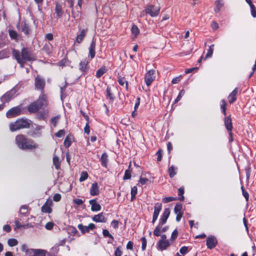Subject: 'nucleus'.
<instances>
[{
  "label": "nucleus",
  "mask_w": 256,
  "mask_h": 256,
  "mask_svg": "<svg viewBox=\"0 0 256 256\" xmlns=\"http://www.w3.org/2000/svg\"><path fill=\"white\" fill-rule=\"evenodd\" d=\"M184 194V187H180L178 190V196H180V197L179 198L180 200L183 201L184 200V196H183Z\"/></svg>",
  "instance_id": "79ce46f5"
},
{
  "label": "nucleus",
  "mask_w": 256,
  "mask_h": 256,
  "mask_svg": "<svg viewBox=\"0 0 256 256\" xmlns=\"http://www.w3.org/2000/svg\"><path fill=\"white\" fill-rule=\"evenodd\" d=\"M16 90L12 89L7 92L0 98V100L2 103H7L10 101L16 96Z\"/></svg>",
  "instance_id": "39448f33"
},
{
  "label": "nucleus",
  "mask_w": 256,
  "mask_h": 256,
  "mask_svg": "<svg viewBox=\"0 0 256 256\" xmlns=\"http://www.w3.org/2000/svg\"><path fill=\"white\" fill-rule=\"evenodd\" d=\"M54 226V224L52 222H47L45 226V228L48 230H51Z\"/></svg>",
  "instance_id": "13d9d810"
},
{
  "label": "nucleus",
  "mask_w": 256,
  "mask_h": 256,
  "mask_svg": "<svg viewBox=\"0 0 256 256\" xmlns=\"http://www.w3.org/2000/svg\"><path fill=\"white\" fill-rule=\"evenodd\" d=\"M157 245L158 249L162 251L166 250L170 246V242L168 240L164 241L159 240Z\"/></svg>",
  "instance_id": "a211bd4d"
},
{
  "label": "nucleus",
  "mask_w": 256,
  "mask_h": 256,
  "mask_svg": "<svg viewBox=\"0 0 256 256\" xmlns=\"http://www.w3.org/2000/svg\"><path fill=\"white\" fill-rule=\"evenodd\" d=\"M36 102L38 104L40 108H42L43 106H46L47 104L46 96L42 94Z\"/></svg>",
  "instance_id": "dca6fc26"
},
{
  "label": "nucleus",
  "mask_w": 256,
  "mask_h": 256,
  "mask_svg": "<svg viewBox=\"0 0 256 256\" xmlns=\"http://www.w3.org/2000/svg\"><path fill=\"white\" fill-rule=\"evenodd\" d=\"M89 204L91 205V210L93 212H98L101 210L100 205L97 202L96 199L90 200Z\"/></svg>",
  "instance_id": "2eb2a0df"
},
{
  "label": "nucleus",
  "mask_w": 256,
  "mask_h": 256,
  "mask_svg": "<svg viewBox=\"0 0 256 256\" xmlns=\"http://www.w3.org/2000/svg\"><path fill=\"white\" fill-rule=\"evenodd\" d=\"M226 103L224 100H222L220 102V108L222 112L224 115H226Z\"/></svg>",
  "instance_id": "ea45409f"
},
{
  "label": "nucleus",
  "mask_w": 256,
  "mask_h": 256,
  "mask_svg": "<svg viewBox=\"0 0 256 256\" xmlns=\"http://www.w3.org/2000/svg\"><path fill=\"white\" fill-rule=\"evenodd\" d=\"M95 48L96 42L94 40H92L89 48V54L90 56V59H92L95 56Z\"/></svg>",
  "instance_id": "a878e982"
},
{
  "label": "nucleus",
  "mask_w": 256,
  "mask_h": 256,
  "mask_svg": "<svg viewBox=\"0 0 256 256\" xmlns=\"http://www.w3.org/2000/svg\"><path fill=\"white\" fill-rule=\"evenodd\" d=\"M176 198L172 196L165 197L162 198V202L164 203H167L173 200H175Z\"/></svg>",
  "instance_id": "a18cd8bd"
},
{
  "label": "nucleus",
  "mask_w": 256,
  "mask_h": 256,
  "mask_svg": "<svg viewBox=\"0 0 256 256\" xmlns=\"http://www.w3.org/2000/svg\"><path fill=\"white\" fill-rule=\"evenodd\" d=\"M18 241L16 238H10L8 240V244L10 246H14L18 244Z\"/></svg>",
  "instance_id": "c9c22d12"
},
{
  "label": "nucleus",
  "mask_w": 256,
  "mask_h": 256,
  "mask_svg": "<svg viewBox=\"0 0 256 256\" xmlns=\"http://www.w3.org/2000/svg\"><path fill=\"white\" fill-rule=\"evenodd\" d=\"M111 225L114 228H117L118 226V222L116 220H113L111 222Z\"/></svg>",
  "instance_id": "680f3d73"
},
{
  "label": "nucleus",
  "mask_w": 256,
  "mask_h": 256,
  "mask_svg": "<svg viewBox=\"0 0 256 256\" xmlns=\"http://www.w3.org/2000/svg\"><path fill=\"white\" fill-rule=\"evenodd\" d=\"M224 126L228 131H232V120L230 116L225 117L224 120Z\"/></svg>",
  "instance_id": "aec40b11"
},
{
  "label": "nucleus",
  "mask_w": 256,
  "mask_h": 256,
  "mask_svg": "<svg viewBox=\"0 0 256 256\" xmlns=\"http://www.w3.org/2000/svg\"><path fill=\"white\" fill-rule=\"evenodd\" d=\"M142 248L143 250H146V240L144 237L142 238Z\"/></svg>",
  "instance_id": "6e6d98bb"
},
{
  "label": "nucleus",
  "mask_w": 256,
  "mask_h": 256,
  "mask_svg": "<svg viewBox=\"0 0 256 256\" xmlns=\"http://www.w3.org/2000/svg\"><path fill=\"white\" fill-rule=\"evenodd\" d=\"M31 122L28 119L20 118L10 124V129L12 132L16 131L22 128H28Z\"/></svg>",
  "instance_id": "7ed1b4c3"
},
{
  "label": "nucleus",
  "mask_w": 256,
  "mask_h": 256,
  "mask_svg": "<svg viewBox=\"0 0 256 256\" xmlns=\"http://www.w3.org/2000/svg\"><path fill=\"white\" fill-rule=\"evenodd\" d=\"M10 36L12 39L15 40H18V33H9Z\"/></svg>",
  "instance_id": "e2e57ef3"
},
{
  "label": "nucleus",
  "mask_w": 256,
  "mask_h": 256,
  "mask_svg": "<svg viewBox=\"0 0 256 256\" xmlns=\"http://www.w3.org/2000/svg\"><path fill=\"white\" fill-rule=\"evenodd\" d=\"M90 60L89 58H85L81 61L79 64V70L82 72L83 74H86L88 70V64Z\"/></svg>",
  "instance_id": "6e6552de"
},
{
  "label": "nucleus",
  "mask_w": 256,
  "mask_h": 256,
  "mask_svg": "<svg viewBox=\"0 0 256 256\" xmlns=\"http://www.w3.org/2000/svg\"><path fill=\"white\" fill-rule=\"evenodd\" d=\"M52 202H46L42 207V211L43 212L50 214L52 210L50 206Z\"/></svg>",
  "instance_id": "b1692460"
},
{
  "label": "nucleus",
  "mask_w": 256,
  "mask_h": 256,
  "mask_svg": "<svg viewBox=\"0 0 256 256\" xmlns=\"http://www.w3.org/2000/svg\"><path fill=\"white\" fill-rule=\"evenodd\" d=\"M92 220L96 222H106V219L102 212L94 215L92 217Z\"/></svg>",
  "instance_id": "f3484780"
},
{
  "label": "nucleus",
  "mask_w": 256,
  "mask_h": 256,
  "mask_svg": "<svg viewBox=\"0 0 256 256\" xmlns=\"http://www.w3.org/2000/svg\"><path fill=\"white\" fill-rule=\"evenodd\" d=\"M12 55L17 62L22 65V66H23L22 64L25 61H30L34 60L33 55L26 48H23L22 50L21 54L20 53L18 50L14 49L12 50Z\"/></svg>",
  "instance_id": "f257e3e1"
},
{
  "label": "nucleus",
  "mask_w": 256,
  "mask_h": 256,
  "mask_svg": "<svg viewBox=\"0 0 256 256\" xmlns=\"http://www.w3.org/2000/svg\"><path fill=\"white\" fill-rule=\"evenodd\" d=\"M156 78L155 70H150L145 74L144 82L148 86H150Z\"/></svg>",
  "instance_id": "423d86ee"
},
{
  "label": "nucleus",
  "mask_w": 256,
  "mask_h": 256,
  "mask_svg": "<svg viewBox=\"0 0 256 256\" xmlns=\"http://www.w3.org/2000/svg\"><path fill=\"white\" fill-rule=\"evenodd\" d=\"M108 70L105 66H103L99 68L96 72V76L100 78L104 74L107 72Z\"/></svg>",
  "instance_id": "c85d7f7f"
},
{
  "label": "nucleus",
  "mask_w": 256,
  "mask_h": 256,
  "mask_svg": "<svg viewBox=\"0 0 256 256\" xmlns=\"http://www.w3.org/2000/svg\"><path fill=\"white\" fill-rule=\"evenodd\" d=\"M217 240L216 238L213 236L208 237L206 240V246L209 249H212L217 244Z\"/></svg>",
  "instance_id": "f8f14e48"
},
{
  "label": "nucleus",
  "mask_w": 256,
  "mask_h": 256,
  "mask_svg": "<svg viewBox=\"0 0 256 256\" xmlns=\"http://www.w3.org/2000/svg\"><path fill=\"white\" fill-rule=\"evenodd\" d=\"M65 134V131L64 130H59L55 134L56 136L58 138H60L64 136Z\"/></svg>",
  "instance_id": "09e8293b"
},
{
  "label": "nucleus",
  "mask_w": 256,
  "mask_h": 256,
  "mask_svg": "<svg viewBox=\"0 0 256 256\" xmlns=\"http://www.w3.org/2000/svg\"><path fill=\"white\" fill-rule=\"evenodd\" d=\"M21 27L22 32H28L29 28L27 24L26 23L22 24Z\"/></svg>",
  "instance_id": "3c124183"
},
{
  "label": "nucleus",
  "mask_w": 256,
  "mask_h": 256,
  "mask_svg": "<svg viewBox=\"0 0 256 256\" xmlns=\"http://www.w3.org/2000/svg\"><path fill=\"white\" fill-rule=\"evenodd\" d=\"M178 236V231L176 229L174 230L172 234L170 240L174 241Z\"/></svg>",
  "instance_id": "c03bdc74"
},
{
  "label": "nucleus",
  "mask_w": 256,
  "mask_h": 256,
  "mask_svg": "<svg viewBox=\"0 0 256 256\" xmlns=\"http://www.w3.org/2000/svg\"><path fill=\"white\" fill-rule=\"evenodd\" d=\"M137 192H138V188H137V187L136 186H134V187H132L131 189V192H130V194H131V195H136V194H137Z\"/></svg>",
  "instance_id": "338daca9"
},
{
  "label": "nucleus",
  "mask_w": 256,
  "mask_h": 256,
  "mask_svg": "<svg viewBox=\"0 0 256 256\" xmlns=\"http://www.w3.org/2000/svg\"><path fill=\"white\" fill-rule=\"evenodd\" d=\"M108 156L106 153H104L100 158L101 164L102 166L106 168L108 162Z\"/></svg>",
  "instance_id": "c756f323"
},
{
  "label": "nucleus",
  "mask_w": 256,
  "mask_h": 256,
  "mask_svg": "<svg viewBox=\"0 0 256 256\" xmlns=\"http://www.w3.org/2000/svg\"><path fill=\"white\" fill-rule=\"evenodd\" d=\"M148 181V178L140 177V180H139V182L142 185H144V184H146V183Z\"/></svg>",
  "instance_id": "052dcab7"
},
{
  "label": "nucleus",
  "mask_w": 256,
  "mask_h": 256,
  "mask_svg": "<svg viewBox=\"0 0 256 256\" xmlns=\"http://www.w3.org/2000/svg\"><path fill=\"white\" fill-rule=\"evenodd\" d=\"M59 118H60V116H56L51 118V120H50L51 122L54 126H56L57 122H58V120H59Z\"/></svg>",
  "instance_id": "5fc2aeb1"
},
{
  "label": "nucleus",
  "mask_w": 256,
  "mask_h": 256,
  "mask_svg": "<svg viewBox=\"0 0 256 256\" xmlns=\"http://www.w3.org/2000/svg\"><path fill=\"white\" fill-rule=\"evenodd\" d=\"M72 140H73V137L72 135H70V134L68 135L64 140V146L66 148H68L69 146H70L72 143Z\"/></svg>",
  "instance_id": "cd10ccee"
},
{
  "label": "nucleus",
  "mask_w": 256,
  "mask_h": 256,
  "mask_svg": "<svg viewBox=\"0 0 256 256\" xmlns=\"http://www.w3.org/2000/svg\"><path fill=\"white\" fill-rule=\"evenodd\" d=\"M55 12L58 18H60L63 14V10L62 4L56 3V4Z\"/></svg>",
  "instance_id": "bb28decb"
},
{
  "label": "nucleus",
  "mask_w": 256,
  "mask_h": 256,
  "mask_svg": "<svg viewBox=\"0 0 256 256\" xmlns=\"http://www.w3.org/2000/svg\"><path fill=\"white\" fill-rule=\"evenodd\" d=\"M35 88L36 90H43L45 86V82L44 78L38 76L35 78Z\"/></svg>",
  "instance_id": "1a4fd4ad"
},
{
  "label": "nucleus",
  "mask_w": 256,
  "mask_h": 256,
  "mask_svg": "<svg viewBox=\"0 0 256 256\" xmlns=\"http://www.w3.org/2000/svg\"><path fill=\"white\" fill-rule=\"evenodd\" d=\"M185 94V92L184 90H182L180 91L178 96H177L174 102H177L178 101H179L182 97L184 96V95Z\"/></svg>",
  "instance_id": "8fccbe9b"
},
{
  "label": "nucleus",
  "mask_w": 256,
  "mask_h": 256,
  "mask_svg": "<svg viewBox=\"0 0 256 256\" xmlns=\"http://www.w3.org/2000/svg\"><path fill=\"white\" fill-rule=\"evenodd\" d=\"M170 214V210L168 208H165L160 218L159 224L160 225H164L166 222V220Z\"/></svg>",
  "instance_id": "4468645a"
},
{
  "label": "nucleus",
  "mask_w": 256,
  "mask_h": 256,
  "mask_svg": "<svg viewBox=\"0 0 256 256\" xmlns=\"http://www.w3.org/2000/svg\"><path fill=\"white\" fill-rule=\"evenodd\" d=\"M131 167V162L130 163L129 166H128V169L126 170L125 171L124 175L123 177V179L124 180H129L131 178V172L132 170L130 169Z\"/></svg>",
  "instance_id": "7c9ffc66"
},
{
  "label": "nucleus",
  "mask_w": 256,
  "mask_h": 256,
  "mask_svg": "<svg viewBox=\"0 0 256 256\" xmlns=\"http://www.w3.org/2000/svg\"><path fill=\"white\" fill-rule=\"evenodd\" d=\"M21 110L22 108L20 106L14 107L7 112L6 116L8 118L16 116L20 114Z\"/></svg>",
  "instance_id": "0eeeda50"
},
{
  "label": "nucleus",
  "mask_w": 256,
  "mask_h": 256,
  "mask_svg": "<svg viewBox=\"0 0 256 256\" xmlns=\"http://www.w3.org/2000/svg\"><path fill=\"white\" fill-rule=\"evenodd\" d=\"M102 234L104 236L108 237L112 240L114 239L113 236L110 234L109 232L107 230H104L102 231Z\"/></svg>",
  "instance_id": "de8ad7c7"
},
{
  "label": "nucleus",
  "mask_w": 256,
  "mask_h": 256,
  "mask_svg": "<svg viewBox=\"0 0 256 256\" xmlns=\"http://www.w3.org/2000/svg\"><path fill=\"white\" fill-rule=\"evenodd\" d=\"M40 109V108L36 102L30 104L28 107V110L30 113H35L37 112Z\"/></svg>",
  "instance_id": "6ab92c4d"
},
{
  "label": "nucleus",
  "mask_w": 256,
  "mask_h": 256,
  "mask_svg": "<svg viewBox=\"0 0 256 256\" xmlns=\"http://www.w3.org/2000/svg\"><path fill=\"white\" fill-rule=\"evenodd\" d=\"M78 228L82 233L85 234L94 229L96 228V225L92 223L90 224L87 226H84L82 224H79L78 226Z\"/></svg>",
  "instance_id": "9d476101"
},
{
  "label": "nucleus",
  "mask_w": 256,
  "mask_h": 256,
  "mask_svg": "<svg viewBox=\"0 0 256 256\" xmlns=\"http://www.w3.org/2000/svg\"><path fill=\"white\" fill-rule=\"evenodd\" d=\"M98 186L96 182L92 184L90 189V194L91 196H94L98 194Z\"/></svg>",
  "instance_id": "5701e85b"
},
{
  "label": "nucleus",
  "mask_w": 256,
  "mask_h": 256,
  "mask_svg": "<svg viewBox=\"0 0 256 256\" xmlns=\"http://www.w3.org/2000/svg\"><path fill=\"white\" fill-rule=\"evenodd\" d=\"M176 170V168L172 166L169 168L168 172L169 176L171 178H173L176 174V172H175Z\"/></svg>",
  "instance_id": "4c0bfd02"
},
{
  "label": "nucleus",
  "mask_w": 256,
  "mask_h": 256,
  "mask_svg": "<svg viewBox=\"0 0 256 256\" xmlns=\"http://www.w3.org/2000/svg\"><path fill=\"white\" fill-rule=\"evenodd\" d=\"M162 225H160V224L156 227L154 231V234L155 236H158L160 235V233L162 232Z\"/></svg>",
  "instance_id": "473e14b6"
},
{
  "label": "nucleus",
  "mask_w": 256,
  "mask_h": 256,
  "mask_svg": "<svg viewBox=\"0 0 256 256\" xmlns=\"http://www.w3.org/2000/svg\"><path fill=\"white\" fill-rule=\"evenodd\" d=\"M84 132L88 134L90 132V128L88 125V122L84 128Z\"/></svg>",
  "instance_id": "774afa93"
},
{
  "label": "nucleus",
  "mask_w": 256,
  "mask_h": 256,
  "mask_svg": "<svg viewBox=\"0 0 256 256\" xmlns=\"http://www.w3.org/2000/svg\"><path fill=\"white\" fill-rule=\"evenodd\" d=\"M53 162L55 166V168L56 170L59 169L60 167V162L59 161V158L58 156H54L53 158Z\"/></svg>",
  "instance_id": "e433bc0d"
},
{
  "label": "nucleus",
  "mask_w": 256,
  "mask_h": 256,
  "mask_svg": "<svg viewBox=\"0 0 256 256\" xmlns=\"http://www.w3.org/2000/svg\"><path fill=\"white\" fill-rule=\"evenodd\" d=\"M84 200L80 198H76L73 200V202L78 206H80L84 203Z\"/></svg>",
  "instance_id": "864d4df0"
},
{
  "label": "nucleus",
  "mask_w": 256,
  "mask_h": 256,
  "mask_svg": "<svg viewBox=\"0 0 256 256\" xmlns=\"http://www.w3.org/2000/svg\"><path fill=\"white\" fill-rule=\"evenodd\" d=\"M182 205L181 204H176L174 208V212L176 214H182Z\"/></svg>",
  "instance_id": "a19ab883"
},
{
  "label": "nucleus",
  "mask_w": 256,
  "mask_h": 256,
  "mask_svg": "<svg viewBox=\"0 0 256 256\" xmlns=\"http://www.w3.org/2000/svg\"><path fill=\"white\" fill-rule=\"evenodd\" d=\"M82 0H78L77 6H76V9L77 11H74V10H72V16L76 18H78L80 16V10L82 8Z\"/></svg>",
  "instance_id": "ddd939ff"
},
{
  "label": "nucleus",
  "mask_w": 256,
  "mask_h": 256,
  "mask_svg": "<svg viewBox=\"0 0 256 256\" xmlns=\"http://www.w3.org/2000/svg\"><path fill=\"white\" fill-rule=\"evenodd\" d=\"M238 93V88H235L228 96V102L230 104L233 103L236 100V96Z\"/></svg>",
  "instance_id": "393cba45"
},
{
  "label": "nucleus",
  "mask_w": 256,
  "mask_h": 256,
  "mask_svg": "<svg viewBox=\"0 0 256 256\" xmlns=\"http://www.w3.org/2000/svg\"><path fill=\"white\" fill-rule=\"evenodd\" d=\"M30 251L32 256H46V251L43 250L30 249Z\"/></svg>",
  "instance_id": "4be33fe9"
},
{
  "label": "nucleus",
  "mask_w": 256,
  "mask_h": 256,
  "mask_svg": "<svg viewBox=\"0 0 256 256\" xmlns=\"http://www.w3.org/2000/svg\"><path fill=\"white\" fill-rule=\"evenodd\" d=\"M20 212L21 214H24L28 212V207L26 206H21Z\"/></svg>",
  "instance_id": "4d7b16f0"
},
{
  "label": "nucleus",
  "mask_w": 256,
  "mask_h": 256,
  "mask_svg": "<svg viewBox=\"0 0 256 256\" xmlns=\"http://www.w3.org/2000/svg\"><path fill=\"white\" fill-rule=\"evenodd\" d=\"M211 27L214 30H216L218 28V25L217 22H212L211 24Z\"/></svg>",
  "instance_id": "0e129e2a"
},
{
  "label": "nucleus",
  "mask_w": 256,
  "mask_h": 256,
  "mask_svg": "<svg viewBox=\"0 0 256 256\" xmlns=\"http://www.w3.org/2000/svg\"><path fill=\"white\" fill-rule=\"evenodd\" d=\"M16 144L21 149L33 150L38 147V145L32 140L27 139L22 134L18 135L16 138Z\"/></svg>",
  "instance_id": "f03ea898"
},
{
  "label": "nucleus",
  "mask_w": 256,
  "mask_h": 256,
  "mask_svg": "<svg viewBox=\"0 0 256 256\" xmlns=\"http://www.w3.org/2000/svg\"><path fill=\"white\" fill-rule=\"evenodd\" d=\"M118 82L119 84L122 86H124V84H126V89H128V82L126 80V79L124 77H119L118 78Z\"/></svg>",
  "instance_id": "72a5a7b5"
},
{
  "label": "nucleus",
  "mask_w": 256,
  "mask_h": 256,
  "mask_svg": "<svg viewBox=\"0 0 256 256\" xmlns=\"http://www.w3.org/2000/svg\"><path fill=\"white\" fill-rule=\"evenodd\" d=\"M250 8V13L252 16L254 18H256V8L254 6L253 4H251L249 5Z\"/></svg>",
  "instance_id": "37998d69"
},
{
  "label": "nucleus",
  "mask_w": 256,
  "mask_h": 256,
  "mask_svg": "<svg viewBox=\"0 0 256 256\" xmlns=\"http://www.w3.org/2000/svg\"><path fill=\"white\" fill-rule=\"evenodd\" d=\"M61 199V196L59 194H56L53 196V200L55 202H59Z\"/></svg>",
  "instance_id": "bf43d9fd"
},
{
  "label": "nucleus",
  "mask_w": 256,
  "mask_h": 256,
  "mask_svg": "<svg viewBox=\"0 0 256 256\" xmlns=\"http://www.w3.org/2000/svg\"><path fill=\"white\" fill-rule=\"evenodd\" d=\"M84 33H80L79 35H78L76 38V42L78 43H80L82 40L84 38Z\"/></svg>",
  "instance_id": "49530a36"
},
{
  "label": "nucleus",
  "mask_w": 256,
  "mask_h": 256,
  "mask_svg": "<svg viewBox=\"0 0 256 256\" xmlns=\"http://www.w3.org/2000/svg\"><path fill=\"white\" fill-rule=\"evenodd\" d=\"M88 178V174L86 172H82L80 174L79 180L80 182H84Z\"/></svg>",
  "instance_id": "58836bf2"
},
{
  "label": "nucleus",
  "mask_w": 256,
  "mask_h": 256,
  "mask_svg": "<svg viewBox=\"0 0 256 256\" xmlns=\"http://www.w3.org/2000/svg\"><path fill=\"white\" fill-rule=\"evenodd\" d=\"M160 8L159 6L150 4L148 5L143 11L146 14H150L152 17H155L158 15Z\"/></svg>",
  "instance_id": "20e7f679"
},
{
  "label": "nucleus",
  "mask_w": 256,
  "mask_h": 256,
  "mask_svg": "<svg viewBox=\"0 0 256 256\" xmlns=\"http://www.w3.org/2000/svg\"><path fill=\"white\" fill-rule=\"evenodd\" d=\"M223 4L222 3V0H217L216 2V8H214V11L216 12H219Z\"/></svg>",
  "instance_id": "2f4dec72"
},
{
  "label": "nucleus",
  "mask_w": 256,
  "mask_h": 256,
  "mask_svg": "<svg viewBox=\"0 0 256 256\" xmlns=\"http://www.w3.org/2000/svg\"><path fill=\"white\" fill-rule=\"evenodd\" d=\"M162 205L160 203H156L155 204L152 220V222L153 224H154L159 214L162 210Z\"/></svg>",
  "instance_id": "9b49d317"
},
{
  "label": "nucleus",
  "mask_w": 256,
  "mask_h": 256,
  "mask_svg": "<svg viewBox=\"0 0 256 256\" xmlns=\"http://www.w3.org/2000/svg\"><path fill=\"white\" fill-rule=\"evenodd\" d=\"M214 48V44H212L210 46L209 49L208 50L207 54L206 56L204 59L212 57V54H213Z\"/></svg>",
  "instance_id": "f704fd0d"
},
{
  "label": "nucleus",
  "mask_w": 256,
  "mask_h": 256,
  "mask_svg": "<svg viewBox=\"0 0 256 256\" xmlns=\"http://www.w3.org/2000/svg\"><path fill=\"white\" fill-rule=\"evenodd\" d=\"M43 126L34 124V126H33V131H32V136H40L42 134V130L43 128Z\"/></svg>",
  "instance_id": "412c9836"
},
{
  "label": "nucleus",
  "mask_w": 256,
  "mask_h": 256,
  "mask_svg": "<svg viewBox=\"0 0 256 256\" xmlns=\"http://www.w3.org/2000/svg\"><path fill=\"white\" fill-rule=\"evenodd\" d=\"M122 252L120 248H117L114 252V256H122Z\"/></svg>",
  "instance_id": "69168bd1"
},
{
  "label": "nucleus",
  "mask_w": 256,
  "mask_h": 256,
  "mask_svg": "<svg viewBox=\"0 0 256 256\" xmlns=\"http://www.w3.org/2000/svg\"><path fill=\"white\" fill-rule=\"evenodd\" d=\"M180 252L182 254H185L188 252V248L186 246H182L180 250Z\"/></svg>",
  "instance_id": "603ef678"
}]
</instances>
